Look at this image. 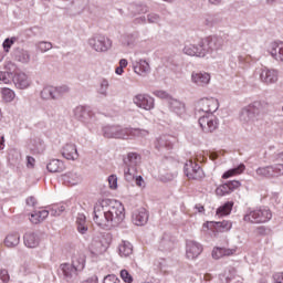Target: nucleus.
<instances>
[{
    "label": "nucleus",
    "instance_id": "obj_1",
    "mask_svg": "<svg viewBox=\"0 0 283 283\" xmlns=\"http://www.w3.org/2000/svg\"><path fill=\"white\" fill-rule=\"evenodd\" d=\"M93 213L94 223L99 229L109 231V229L118 227L125 220V206L119 201L103 199L95 203Z\"/></svg>",
    "mask_w": 283,
    "mask_h": 283
},
{
    "label": "nucleus",
    "instance_id": "obj_2",
    "mask_svg": "<svg viewBox=\"0 0 283 283\" xmlns=\"http://www.w3.org/2000/svg\"><path fill=\"white\" fill-rule=\"evenodd\" d=\"M266 102L255 101L241 109L239 120L245 127H253L266 112Z\"/></svg>",
    "mask_w": 283,
    "mask_h": 283
},
{
    "label": "nucleus",
    "instance_id": "obj_3",
    "mask_svg": "<svg viewBox=\"0 0 283 283\" xmlns=\"http://www.w3.org/2000/svg\"><path fill=\"white\" fill-rule=\"evenodd\" d=\"M85 269V255L74 254L72 256L71 263H62L60 265V271L64 275L66 282H74L78 277V273Z\"/></svg>",
    "mask_w": 283,
    "mask_h": 283
},
{
    "label": "nucleus",
    "instance_id": "obj_4",
    "mask_svg": "<svg viewBox=\"0 0 283 283\" xmlns=\"http://www.w3.org/2000/svg\"><path fill=\"white\" fill-rule=\"evenodd\" d=\"M199 53L198 59H205V56H209L218 50L222 49V38L219 36H210L206 38L198 43Z\"/></svg>",
    "mask_w": 283,
    "mask_h": 283
},
{
    "label": "nucleus",
    "instance_id": "obj_5",
    "mask_svg": "<svg viewBox=\"0 0 283 283\" xmlns=\"http://www.w3.org/2000/svg\"><path fill=\"white\" fill-rule=\"evenodd\" d=\"M273 218L271 210L268 208H259L248 212L243 220L244 222H251L252 224H262L264 222H269Z\"/></svg>",
    "mask_w": 283,
    "mask_h": 283
},
{
    "label": "nucleus",
    "instance_id": "obj_6",
    "mask_svg": "<svg viewBox=\"0 0 283 283\" xmlns=\"http://www.w3.org/2000/svg\"><path fill=\"white\" fill-rule=\"evenodd\" d=\"M88 45L94 50V52L105 54V52H109V49L113 45V41L108 36L97 34L88 39Z\"/></svg>",
    "mask_w": 283,
    "mask_h": 283
},
{
    "label": "nucleus",
    "instance_id": "obj_7",
    "mask_svg": "<svg viewBox=\"0 0 283 283\" xmlns=\"http://www.w3.org/2000/svg\"><path fill=\"white\" fill-rule=\"evenodd\" d=\"M233 227V223H231V221H208L206 223H203L202 226V231L207 232V231H212V237L213 238H218V233H227L229 231H231Z\"/></svg>",
    "mask_w": 283,
    "mask_h": 283
},
{
    "label": "nucleus",
    "instance_id": "obj_8",
    "mask_svg": "<svg viewBox=\"0 0 283 283\" xmlns=\"http://www.w3.org/2000/svg\"><path fill=\"white\" fill-rule=\"evenodd\" d=\"M259 81H261L263 85H275V83L280 81V71L262 66L259 70Z\"/></svg>",
    "mask_w": 283,
    "mask_h": 283
},
{
    "label": "nucleus",
    "instance_id": "obj_9",
    "mask_svg": "<svg viewBox=\"0 0 283 283\" xmlns=\"http://www.w3.org/2000/svg\"><path fill=\"white\" fill-rule=\"evenodd\" d=\"M218 99L213 97H203L198 102L196 112L197 114L209 115L213 114V112H218Z\"/></svg>",
    "mask_w": 283,
    "mask_h": 283
},
{
    "label": "nucleus",
    "instance_id": "obj_10",
    "mask_svg": "<svg viewBox=\"0 0 283 283\" xmlns=\"http://www.w3.org/2000/svg\"><path fill=\"white\" fill-rule=\"evenodd\" d=\"M185 175L189 180H202L205 178V171L198 164H193V160H188L184 167Z\"/></svg>",
    "mask_w": 283,
    "mask_h": 283
},
{
    "label": "nucleus",
    "instance_id": "obj_11",
    "mask_svg": "<svg viewBox=\"0 0 283 283\" xmlns=\"http://www.w3.org/2000/svg\"><path fill=\"white\" fill-rule=\"evenodd\" d=\"M199 125L205 134H211L218 129V118L213 114L199 117Z\"/></svg>",
    "mask_w": 283,
    "mask_h": 283
},
{
    "label": "nucleus",
    "instance_id": "obj_12",
    "mask_svg": "<svg viewBox=\"0 0 283 283\" xmlns=\"http://www.w3.org/2000/svg\"><path fill=\"white\" fill-rule=\"evenodd\" d=\"M15 90H29L32 87V78L25 72H15L12 76Z\"/></svg>",
    "mask_w": 283,
    "mask_h": 283
},
{
    "label": "nucleus",
    "instance_id": "obj_13",
    "mask_svg": "<svg viewBox=\"0 0 283 283\" xmlns=\"http://www.w3.org/2000/svg\"><path fill=\"white\" fill-rule=\"evenodd\" d=\"M190 81L196 87H207L211 83V74L205 71H193Z\"/></svg>",
    "mask_w": 283,
    "mask_h": 283
},
{
    "label": "nucleus",
    "instance_id": "obj_14",
    "mask_svg": "<svg viewBox=\"0 0 283 283\" xmlns=\"http://www.w3.org/2000/svg\"><path fill=\"white\" fill-rule=\"evenodd\" d=\"M133 103L136 107L145 109L146 112H151L154 109V97L147 94H138L133 97Z\"/></svg>",
    "mask_w": 283,
    "mask_h": 283
},
{
    "label": "nucleus",
    "instance_id": "obj_15",
    "mask_svg": "<svg viewBox=\"0 0 283 283\" xmlns=\"http://www.w3.org/2000/svg\"><path fill=\"white\" fill-rule=\"evenodd\" d=\"M149 220V212L145 208L135 209L132 213V222L136 227H145Z\"/></svg>",
    "mask_w": 283,
    "mask_h": 283
},
{
    "label": "nucleus",
    "instance_id": "obj_16",
    "mask_svg": "<svg viewBox=\"0 0 283 283\" xmlns=\"http://www.w3.org/2000/svg\"><path fill=\"white\" fill-rule=\"evenodd\" d=\"M133 70L137 76H147L148 74H151V65L149 64V61L145 59L136 60L133 63Z\"/></svg>",
    "mask_w": 283,
    "mask_h": 283
},
{
    "label": "nucleus",
    "instance_id": "obj_17",
    "mask_svg": "<svg viewBox=\"0 0 283 283\" xmlns=\"http://www.w3.org/2000/svg\"><path fill=\"white\" fill-rule=\"evenodd\" d=\"M73 115L76 120L83 123L84 125L92 124V112H90L85 106H76L73 109Z\"/></svg>",
    "mask_w": 283,
    "mask_h": 283
},
{
    "label": "nucleus",
    "instance_id": "obj_18",
    "mask_svg": "<svg viewBox=\"0 0 283 283\" xmlns=\"http://www.w3.org/2000/svg\"><path fill=\"white\" fill-rule=\"evenodd\" d=\"M202 253V244L196 241H188L186 245V256L188 260H196Z\"/></svg>",
    "mask_w": 283,
    "mask_h": 283
},
{
    "label": "nucleus",
    "instance_id": "obj_19",
    "mask_svg": "<svg viewBox=\"0 0 283 283\" xmlns=\"http://www.w3.org/2000/svg\"><path fill=\"white\" fill-rule=\"evenodd\" d=\"M269 54H271L272 59L274 61H279L280 63H283V42H272L270 43L268 48Z\"/></svg>",
    "mask_w": 283,
    "mask_h": 283
},
{
    "label": "nucleus",
    "instance_id": "obj_20",
    "mask_svg": "<svg viewBox=\"0 0 283 283\" xmlns=\"http://www.w3.org/2000/svg\"><path fill=\"white\" fill-rule=\"evenodd\" d=\"M168 107H169V111L172 112V114H176V116H185L187 112V108L185 107V103L174 97L169 98Z\"/></svg>",
    "mask_w": 283,
    "mask_h": 283
},
{
    "label": "nucleus",
    "instance_id": "obj_21",
    "mask_svg": "<svg viewBox=\"0 0 283 283\" xmlns=\"http://www.w3.org/2000/svg\"><path fill=\"white\" fill-rule=\"evenodd\" d=\"M88 251L92 255L98 258V255H103L107 251V245L103 244V241L98 239H93L88 244Z\"/></svg>",
    "mask_w": 283,
    "mask_h": 283
},
{
    "label": "nucleus",
    "instance_id": "obj_22",
    "mask_svg": "<svg viewBox=\"0 0 283 283\" xmlns=\"http://www.w3.org/2000/svg\"><path fill=\"white\" fill-rule=\"evenodd\" d=\"M62 156L66 160H78V149L75 144H65L62 147Z\"/></svg>",
    "mask_w": 283,
    "mask_h": 283
},
{
    "label": "nucleus",
    "instance_id": "obj_23",
    "mask_svg": "<svg viewBox=\"0 0 283 283\" xmlns=\"http://www.w3.org/2000/svg\"><path fill=\"white\" fill-rule=\"evenodd\" d=\"M0 97L2 103L10 104L17 98V92L10 87L0 88Z\"/></svg>",
    "mask_w": 283,
    "mask_h": 283
},
{
    "label": "nucleus",
    "instance_id": "obj_24",
    "mask_svg": "<svg viewBox=\"0 0 283 283\" xmlns=\"http://www.w3.org/2000/svg\"><path fill=\"white\" fill-rule=\"evenodd\" d=\"M155 147L159 151H163V149H171V137L167 135H161L155 140Z\"/></svg>",
    "mask_w": 283,
    "mask_h": 283
},
{
    "label": "nucleus",
    "instance_id": "obj_25",
    "mask_svg": "<svg viewBox=\"0 0 283 283\" xmlns=\"http://www.w3.org/2000/svg\"><path fill=\"white\" fill-rule=\"evenodd\" d=\"M255 178L259 180H264L265 178H274L272 165L256 168Z\"/></svg>",
    "mask_w": 283,
    "mask_h": 283
},
{
    "label": "nucleus",
    "instance_id": "obj_26",
    "mask_svg": "<svg viewBox=\"0 0 283 283\" xmlns=\"http://www.w3.org/2000/svg\"><path fill=\"white\" fill-rule=\"evenodd\" d=\"M46 169L51 174H61V171H65V164L60 159H52L46 165Z\"/></svg>",
    "mask_w": 283,
    "mask_h": 283
},
{
    "label": "nucleus",
    "instance_id": "obj_27",
    "mask_svg": "<svg viewBox=\"0 0 283 283\" xmlns=\"http://www.w3.org/2000/svg\"><path fill=\"white\" fill-rule=\"evenodd\" d=\"M13 59L14 61H18V63H23L27 65V63H30V51L23 50V49H18L13 52Z\"/></svg>",
    "mask_w": 283,
    "mask_h": 283
},
{
    "label": "nucleus",
    "instance_id": "obj_28",
    "mask_svg": "<svg viewBox=\"0 0 283 283\" xmlns=\"http://www.w3.org/2000/svg\"><path fill=\"white\" fill-rule=\"evenodd\" d=\"M63 180L66 185L74 187V185H80L83 181V177L78 172L71 171L63 176Z\"/></svg>",
    "mask_w": 283,
    "mask_h": 283
},
{
    "label": "nucleus",
    "instance_id": "obj_29",
    "mask_svg": "<svg viewBox=\"0 0 283 283\" xmlns=\"http://www.w3.org/2000/svg\"><path fill=\"white\" fill-rule=\"evenodd\" d=\"M23 240L28 249H36V247H39V235H36L34 232H27Z\"/></svg>",
    "mask_w": 283,
    "mask_h": 283
},
{
    "label": "nucleus",
    "instance_id": "obj_30",
    "mask_svg": "<svg viewBox=\"0 0 283 283\" xmlns=\"http://www.w3.org/2000/svg\"><path fill=\"white\" fill-rule=\"evenodd\" d=\"M19 242H21V235H19V233H9L4 239V247L14 249V247H19Z\"/></svg>",
    "mask_w": 283,
    "mask_h": 283
},
{
    "label": "nucleus",
    "instance_id": "obj_31",
    "mask_svg": "<svg viewBox=\"0 0 283 283\" xmlns=\"http://www.w3.org/2000/svg\"><path fill=\"white\" fill-rule=\"evenodd\" d=\"M49 216H50V211L38 210V211H34L33 213H31L30 221L32 222V224H39V223L43 222V220H45V218H48Z\"/></svg>",
    "mask_w": 283,
    "mask_h": 283
},
{
    "label": "nucleus",
    "instance_id": "obj_32",
    "mask_svg": "<svg viewBox=\"0 0 283 283\" xmlns=\"http://www.w3.org/2000/svg\"><path fill=\"white\" fill-rule=\"evenodd\" d=\"M118 252L120 258H129L134 253V247H132L129 241H123L118 247Z\"/></svg>",
    "mask_w": 283,
    "mask_h": 283
},
{
    "label": "nucleus",
    "instance_id": "obj_33",
    "mask_svg": "<svg viewBox=\"0 0 283 283\" xmlns=\"http://www.w3.org/2000/svg\"><path fill=\"white\" fill-rule=\"evenodd\" d=\"M124 165H126V167L138 168V165H140V155L136 153H129L127 158L124 159Z\"/></svg>",
    "mask_w": 283,
    "mask_h": 283
},
{
    "label": "nucleus",
    "instance_id": "obj_34",
    "mask_svg": "<svg viewBox=\"0 0 283 283\" xmlns=\"http://www.w3.org/2000/svg\"><path fill=\"white\" fill-rule=\"evenodd\" d=\"M231 211H233V201H227L224 205L217 209L216 214L219 218H224V216H230Z\"/></svg>",
    "mask_w": 283,
    "mask_h": 283
},
{
    "label": "nucleus",
    "instance_id": "obj_35",
    "mask_svg": "<svg viewBox=\"0 0 283 283\" xmlns=\"http://www.w3.org/2000/svg\"><path fill=\"white\" fill-rule=\"evenodd\" d=\"M40 96L43 101H56V93L54 86L44 87L41 91Z\"/></svg>",
    "mask_w": 283,
    "mask_h": 283
},
{
    "label": "nucleus",
    "instance_id": "obj_36",
    "mask_svg": "<svg viewBox=\"0 0 283 283\" xmlns=\"http://www.w3.org/2000/svg\"><path fill=\"white\" fill-rule=\"evenodd\" d=\"M136 41H138V33H127L122 38V43L126 48H134V45H136Z\"/></svg>",
    "mask_w": 283,
    "mask_h": 283
},
{
    "label": "nucleus",
    "instance_id": "obj_37",
    "mask_svg": "<svg viewBox=\"0 0 283 283\" xmlns=\"http://www.w3.org/2000/svg\"><path fill=\"white\" fill-rule=\"evenodd\" d=\"M137 176H138V168L126 166V168L124 169V178L125 180H127V182H133V180H135Z\"/></svg>",
    "mask_w": 283,
    "mask_h": 283
},
{
    "label": "nucleus",
    "instance_id": "obj_38",
    "mask_svg": "<svg viewBox=\"0 0 283 283\" xmlns=\"http://www.w3.org/2000/svg\"><path fill=\"white\" fill-rule=\"evenodd\" d=\"M184 54L186 56H197L199 54V48L198 44H191V43H186L182 49Z\"/></svg>",
    "mask_w": 283,
    "mask_h": 283
},
{
    "label": "nucleus",
    "instance_id": "obj_39",
    "mask_svg": "<svg viewBox=\"0 0 283 283\" xmlns=\"http://www.w3.org/2000/svg\"><path fill=\"white\" fill-rule=\"evenodd\" d=\"M97 94H99V96H103L104 98H106V96H109V81H107L106 78L101 80L99 86L97 88Z\"/></svg>",
    "mask_w": 283,
    "mask_h": 283
},
{
    "label": "nucleus",
    "instance_id": "obj_40",
    "mask_svg": "<svg viewBox=\"0 0 283 283\" xmlns=\"http://www.w3.org/2000/svg\"><path fill=\"white\" fill-rule=\"evenodd\" d=\"M118 126H105L103 134L105 138H118Z\"/></svg>",
    "mask_w": 283,
    "mask_h": 283
},
{
    "label": "nucleus",
    "instance_id": "obj_41",
    "mask_svg": "<svg viewBox=\"0 0 283 283\" xmlns=\"http://www.w3.org/2000/svg\"><path fill=\"white\" fill-rule=\"evenodd\" d=\"M244 169H247L244 164H240L237 168H232L227 172H224L222 178L227 179V178H231V176H240V174H242Z\"/></svg>",
    "mask_w": 283,
    "mask_h": 283
},
{
    "label": "nucleus",
    "instance_id": "obj_42",
    "mask_svg": "<svg viewBox=\"0 0 283 283\" xmlns=\"http://www.w3.org/2000/svg\"><path fill=\"white\" fill-rule=\"evenodd\" d=\"M149 130L145 128H130V138H147Z\"/></svg>",
    "mask_w": 283,
    "mask_h": 283
},
{
    "label": "nucleus",
    "instance_id": "obj_43",
    "mask_svg": "<svg viewBox=\"0 0 283 283\" xmlns=\"http://www.w3.org/2000/svg\"><path fill=\"white\" fill-rule=\"evenodd\" d=\"M235 275V269L231 268L229 273L224 272L219 275V283H230Z\"/></svg>",
    "mask_w": 283,
    "mask_h": 283
},
{
    "label": "nucleus",
    "instance_id": "obj_44",
    "mask_svg": "<svg viewBox=\"0 0 283 283\" xmlns=\"http://www.w3.org/2000/svg\"><path fill=\"white\" fill-rule=\"evenodd\" d=\"M117 138H122V140L132 139V128H118Z\"/></svg>",
    "mask_w": 283,
    "mask_h": 283
},
{
    "label": "nucleus",
    "instance_id": "obj_45",
    "mask_svg": "<svg viewBox=\"0 0 283 283\" xmlns=\"http://www.w3.org/2000/svg\"><path fill=\"white\" fill-rule=\"evenodd\" d=\"M11 78L12 72L0 71V82L3 83V85H10Z\"/></svg>",
    "mask_w": 283,
    "mask_h": 283
},
{
    "label": "nucleus",
    "instance_id": "obj_46",
    "mask_svg": "<svg viewBox=\"0 0 283 283\" xmlns=\"http://www.w3.org/2000/svg\"><path fill=\"white\" fill-rule=\"evenodd\" d=\"M272 174L274 178H280V176H283V164L272 165Z\"/></svg>",
    "mask_w": 283,
    "mask_h": 283
},
{
    "label": "nucleus",
    "instance_id": "obj_47",
    "mask_svg": "<svg viewBox=\"0 0 283 283\" xmlns=\"http://www.w3.org/2000/svg\"><path fill=\"white\" fill-rule=\"evenodd\" d=\"M36 48L40 52H50V50H52V44L51 42L42 41L36 43Z\"/></svg>",
    "mask_w": 283,
    "mask_h": 283
},
{
    "label": "nucleus",
    "instance_id": "obj_48",
    "mask_svg": "<svg viewBox=\"0 0 283 283\" xmlns=\"http://www.w3.org/2000/svg\"><path fill=\"white\" fill-rule=\"evenodd\" d=\"M119 275H120L123 282H125V283H132V282H134V276H132V275L129 274V271H127V270H122L120 273H119Z\"/></svg>",
    "mask_w": 283,
    "mask_h": 283
},
{
    "label": "nucleus",
    "instance_id": "obj_49",
    "mask_svg": "<svg viewBox=\"0 0 283 283\" xmlns=\"http://www.w3.org/2000/svg\"><path fill=\"white\" fill-rule=\"evenodd\" d=\"M54 90H55L56 98H59V96H63V94H67L70 92V86L62 85V86L54 87Z\"/></svg>",
    "mask_w": 283,
    "mask_h": 283
},
{
    "label": "nucleus",
    "instance_id": "obj_50",
    "mask_svg": "<svg viewBox=\"0 0 283 283\" xmlns=\"http://www.w3.org/2000/svg\"><path fill=\"white\" fill-rule=\"evenodd\" d=\"M216 191H217V196H227V195L231 193V190H230L228 184L220 186L219 188H217Z\"/></svg>",
    "mask_w": 283,
    "mask_h": 283
},
{
    "label": "nucleus",
    "instance_id": "obj_51",
    "mask_svg": "<svg viewBox=\"0 0 283 283\" xmlns=\"http://www.w3.org/2000/svg\"><path fill=\"white\" fill-rule=\"evenodd\" d=\"M108 185L111 189H117L118 188V177L116 175H111L108 177Z\"/></svg>",
    "mask_w": 283,
    "mask_h": 283
},
{
    "label": "nucleus",
    "instance_id": "obj_52",
    "mask_svg": "<svg viewBox=\"0 0 283 283\" xmlns=\"http://www.w3.org/2000/svg\"><path fill=\"white\" fill-rule=\"evenodd\" d=\"M213 260H220V258H224L223 248H214L212 250Z\"/></svg>",
    "mask_w": 283,
    "mask_h": 283
},
{
    "label": "nucleus",
    "instance_id": "obj_53",
    "mask_svg": "<svg viewBox=\"0 0 283 283\" xmlns=\"http://www.w3.org/2000/svg\"><path fill=\"white\" fill-rule=\"evenodd\" d=\"M17 41L15 38H11V39H6L3 42V48L6 52H10V49L12 48V45H14V42Z\"/></svg>",
    "mask_w": 283,
    "mask_h": 283
},
{
    "label": "nucleus",
    "instance_id": "obj_54",
    "mask_svg": "<svg viewBox=\"0 0 283 283\" xmlns=\"http://www.w3.org/2000/svg\"><path fill=\"white\" fill-rule=\"evenodd\" d=\"M103 283H120V279L115 274H108L104 277Z\"/></svg>",
    "mask_w": 283,
    "mask_h": 283
},
{
    "label": "nucleus",
    "instance_id": "obj_55",
    "mask_svg": "<svg viewBox=\"0 0 283 283\" xmlns=\"http://www.w3.org/2000/svg\"><path fill=\"white\" fill-rule=\"evenodd\" d=\"M148 23H160V15L157 13H150L147 15Z\"/></svg>",
    "mask_w": 283,
    "mask_h": 283
},
{
    "label": "nucleus",
    "instance_id": "obj_56",
    "mask_svg": "<svg viewBox=\"0 0 283 283\" xmlns=\"http://www.w3.org/2000/svg\"><path fill=\"white\" fill-rule=\"evenodd\" d=\"M10 282V274H8V270H0V283Z\"/></svg>",
    "mask_w": 283,
    "mask_h": 283
},
{
    "label": "nucleus",
    "instance_id": "obj_57",
    "mask_svg": "<svg viewBox=\"0 0 283 283\" xmlns=\"http://www.w3.org/2000/svg\"><path fill=\"white\" fill-rule=\"evenodd\" d=\"M155 96H157V98H164L167 103L169 102V98H172L171 95L165 91H156Z\"/></svg>",
    "mask_w": 283,
    "mask_h": 283
},
{
    "label": "nucleus",
    "instance_id": "obj_58",
    "mask_svg": "<svg viewBox=\"0 0 283 283\" xmlns=\"http://www.w3.org/2000/svg\"><path fill=\"white\" fill-rule=\"evenodd\" d=\"M65 211V206H60V207H53L51 209V216H61Z\"/></svg>",
    "mask_w": 283,
    "mask_h": 283
},
{
    "label": "nucleus",
    "instance_id": "obj_59",
    "mask_svg": "<svg viewBox=\"0 0 283 283\" xmlns=\"http://www.w3.org/2000/svg\"><path fill=\"white\" fill-rule=\"evenodd\" d=\"M77 231L82 235H85V233H87V231H88L87 223H80V224H77Z\"/></svg>",
    "mask_w": 283,
    "mask_h": 283
},
{
    "label": "nucleus",
    "instance_id": "obj_60",
    "mask_svg": "<svg viewBox=\"0 0 283 283\" xmlns=\"http://www.w3.org/2000/svg\"><path fill=\"white\" fill-rule=\"evenodd\" d=\"M274 283H283V272H276L273 274Z\"/></svg>",
    "mask_w": 283,
    "mask_h": 283
},
{
    "label": "nucleus",
    "instance_id": "obj_61",
    "mask_svg": "<svg viewBox=\"0 0 283 283\" xmlns=\"http://www.w3.org/2000/svg\"><path fill=\"white\" fill-rule=\"evenodd\" d=\"M227 185H228V189H230V192H231L234 189H238V187H240V181L233 180V181L227 182Z\"/></svg>",
    "mask_w": 283,
    "mask_h": 283
},
{
    "label": "nucleus",
    "instance_id": "obj_62",
    "mask_svg": "<svg viewBox=\"0 0 283 283\" xmlns=\"http://www.w3.org/2000/svg\"><path fill=\"white\" fill-rule=\"evenodd\" d=\"M87 223V218L85 217V214L83 213H80L77 214V218H76V224H85Z\"/></svg>",
    "mask_w": 283,
    "mask_h": 283
},
{
    "label": "nucleus",
    "instance_id": "obj_63",
    "mask_svg": "<svg viewBox=\"0 0 283 283\" xmlns=\"http://www.w3.org/2000/svg\"><path fill=\"white\" fill-rule=\"evenodd\" d=\"M17 67V64H14V62H6L4 64V70L7 72H12V70H14Z\"/></svg>",
    "mask_w": 283,
    "mask_h": 283
},
{
    "label": "nucleus",
    "instance_id": "obj_64",
    "mask_svg": "<svg viewBox=\"0 0 283 283\" xmlns=\"http://www.w3.org/2000/svg\"><path fill=\"white\" fill-rule=\"evenodd\" d=\"M82 283H98V276L94 274L82 281Z\"/></svg>",
    "mask_w": 283,
    "mask_h": 283
}]
</instances>
